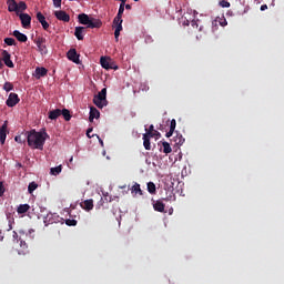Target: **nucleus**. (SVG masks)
<instances>
[{"label":"nucleus","mask_w":284,"mask_h":284,"mask_svg":"<svg viewBox=\"0 0 284 284\" xmlns=\"http://www.w3.org/2000/svg\"><path fill=\"white\" fill-rule=\"evenodd\" d=\"M28 146L31 150H40L43 151L44 142L49 139V134L42 129L40 132L36 130H31L26 132Z\"/></svg>","instance_id":"nucleus-1"},{"label":"nucleus","mask_w":284,"mask_h":284,"mask_svg":"<svg viewBox=\"0 0 284 284\" xmlns=\"http://www.w3.org/2000/svg\"><path fill=\"white\" fill-rule=\"evenodd\" d=\"M78 21L81 23V26H87V28H101L103 26V22L99 19L90 18V16L85 13H80L78 16Z\"/></svg>","instance_id":"nucleus-2"},{"label":"nucleus","mask_w":284,"mask_h":284,"mask_svg":"<svg viewBox=\"0 0 284 284\" xmlns=\"http://www.w3.org/2000/svg\"><path fill=\"white\" fill-rule=\"evenodd\" d=\"M108 89L103 88L97 95L93 98V103L97 108H105L108 105Z\"/></svg>","instance_id":"nucleus-3"},{"label":"nucleus","mask_w":284,"mask_h":284,"mask_svg":"<svg viewBox=\"0 0 284 284\" xmlns=\"http://www.w3.org/2000/svg\"><path fill=\"white\" fill-rule=\"evenodd\" d=\"M100 63L104 70H119V65H116V63H114L111 58L102 57L100 59Z\"/></svg>","instance_id":"nucleus-4"},{"label":"nucleus","mask_w":284,"mask_h":284,"mask_svg":"<svg viewBox=\"0 0 284 284\" xmlns=\"http://www.w3.org/2000/svg\"><path fill=\"white\" fill-rule=\"evenodd\" d=\"M18 17L21 21L22 28H24V30H30L31 23H32V17H30V14L28 13H20Z\"/></svg>","instance_id":"nucleus-5"},{"label":"nucleus","mask_w":284,"mask_h":284,"mask_svg":"<svg viewBox=\"0 0 284 284\" xmlns=\"http://www.w3.org/2000/svg\"><path fill=\"white\" fill-rule=\"evenodd\" d=\"M54 17L58 19V21H63L64 23H70V14H68L65 11H54Z\"/></svg>","instance_id":"nucleus-6"},{"label":"nucleus","mask_w":284,"mask_h":284,"mask_svg":"<svg viewBox=\"0 0 284 284\" xmlns=\"http://www.w3.org/2000/svg\"><path fill=\"white\" fill-rule=\"evenodd\" d=\"M67 57L69 61H72L73 63H81V60H79V53H77V49H70L67 53Z\"/></svg>","instance_id":"nucleus-7"},{"label":"nucleus","mask_w":284,"mask_h":284,"mask_svg":"<svg viewBox=\"0 0 284 284\" xmlns=\"http://www.w3.org/2000/svg\"><path fill=\"white\" fill-rule=\"evenodd\" d=\"M2 61L7 68H14V62H12L11 55L7 50L2 51Z\"/></svg>","instance_id":"nucleus-8"},{"label":"nucleus","mask_w":284,"mask_h":284,"mask_svg":"<svg viewBox=\"0 0 284 284\" xmlns=\"http://www.w3.org/2000/svg\"><path fill=\"white\" fill-rule=\"evenodd\" d=\"M19 101H20L19 94L10 93L9 98L7 99V105H8V108H14V105H17V103H19Z\"/></svg>","instance_id":"nucleus-9"},{"label":"nucleus","mask_w":284,"mask_h":284,"mask_svg":"<svg viewBox=\"0 0 284 284\" xmlns=\"http://www.w3.org/2000/svg\"><path fill=\"white\" fill-rule=\"evenodd\" d=\"M37 20L39 21V23H41L43 30H49L50 23H48V21H45V16H43V13L38 12Z\"/></svg>","instance_id":"nucleus-10"},{"label":"nucleus","mask_w":284,"mask_h":284,"mask_svg":"<svg viewBox=\"0 0 284 284\" xmlns=\"http://www.w3.org/2000/svg\"><path fill=\"white\" fill-rule=\"evenodd\" d=\"M12 36L17 39V41H20V43H26V41H28V36L21 33L19 30H14Z\"/></svg>","instance_id":"nucleus-11"},{"label":"nucleus","mask_w":284,"mask_h":284,"mask_svg":"<svg viewBox=\"0 0 284 284\" xmlns=\"http://www.w3.org/2000/svg\"><path fill=\"white\" fill-rule=\"evenodd\" d=\"M98 119H100V111H98V109L95 108L90 109V116L88 118V121L92 123L94 120Z\"/></svg>","instance_id":"nucleus-12"},{"label":"nucleus","mask_w":284,"mask_h":284,"mask_svg":"<svg viewBox=\"0 0 284 284\" xmlns=\"http://www.w3.org/2000/svg\"><path fill=\"white\" fill-rule=\"evenodd\" d=\"M48 74V69L43 67L36 68L34 77L36 79H41L42 77H45Z\"/></svg>","instance_id":"nucleus-13"},{"label":"nucleus","mask_w":284,"mask_h":284,"mask_svg":"<svg viewBox=\"0 0 284 284\" xmlns=\"http://www.w3.org/2000/svg\"><path fill=\"white\" fill-rule=\"evenodd\" d=\"M8 6V12H16L17 14V8H19L17 0H7Z\"/></svg>","instance_id":"nucleus-14"},{"label":"nucleus","mask_w":284,"mask_h":284,"mask_svg":"<svg viewBox=\"0 0 284 284\" xmlns=\"http://www.w3.org/2000/svg\"><path fill=\"white\" fill-rule=\"evenodd\" d=\"M83 32H85V27H75L74 37L78 41H83Z\"/></svg>","instance_id":"nucleus-15"},{"label":"nucleus","mask_w":284,"mask_h":284,"mask_svg":"<svg viewBox=\"0 0 284 284\" xmlns=\"http://www.w3.org/2000/svg\"><path fill=\"white\" fill-rule=\"evenodd\" d=\"M130 191L132 192L133 196L143 195V191L141 190L139 183H133L132 189H130Z\"/></svg>","instance_id":"nucleus-16"},{"label":"nucleus","mask_w":284,"mask_h":284,"mask_svg":"<svg viewBox=\"0 0 284 284\" xmlns=\"http://www.w3.org/2000/svg\"><path fill=\"white\" fill-rule=\"evenodd\" d=\"M220 26H222V28H225V26H227V20L225 18H216L213 22L212 26L213 28H217Z\"/></svg>","instance_id":"nucleus-17"},{"label":"nucleus","mask_w":284,"mask_h":284,"mask_svg":"<svg viewBox=\"0 0 284 284\" xmlns=\"http://www.w3.org/2000/svg\"><path fill=\"white\" fill-rule=\"evenodd\" d=\"M7 139V122H4V124L1 125L0 128V142L1 145L4 144V140Z\"/></svg>","instance_id":"nucleus-18"},{"label":"nucleus","mask_w":284,"mask_h":284,"mask_svg":"<svg viewBox=\"0 0 284 284\" xmlns=\"http://www.w3.org/2000/svg\"><path fill=\"white\" fill-rule=\"evenodd\" d=\"M81 207L84 211H92V209H94V201L93 200H87V201L82 202Z\"/></svg>","instance_id":"nucleus-19"},{"label":"nucleus","mask_w":284,"mask_h":284,"mask_svg":"<svg viewBox=\"0 0 284 284\" xmlns=\"http://www.w3.org/2000/svg\"><path fill=\"white\" fill-rule=\"evenodd\" d=\"M61 112H62L61 109H55L53 111H50L49 112V120H52V121L57 120L59 116H61Z\"/></svg>","instance_id":"nucleus-20"},{"label":"nucleus","mask_w":284,"mask_h":284,"mask_svg":"<svg viewBox=\"0 0 284 284\" xmlns=\"http://www.w3.org/2000/svg\"><path fill=\"white\" fill-rule=\"evenodd\" d=\"M164 203H162V201H156L153 203V209L154 211L159 212V213H164Z\"/></svg>","instance_id":"nucleus-21"},{"label":"nucleus","mask_w":284,"mask_h":284,"mask_svg":"<svg viewBox=\"0 0 284 284\" xmlns=\"http://www.w3.org/2000/svg\"><path fill=\"white\" fill-rule=\"evenodd\" d=\"M28 211H30L29 204H20V206H18V209L16 210L18 214H26L28 213Z\"/></svg>","instance_id":"nucleus-22"},{"label":"nucleus","mask_w":284,"mask_h":284,"mask_svg":"<svg viewBox=\"0 0 284 284\" xmlns=\"http://www.w3.org/2000/svg\"><path fill=\"white\" fill-rule=\"evenodd\" d=\"M28 10V4L26 2L20 1L17 7V14L19 16V12H26Z\"/></svg>","instance_id":"nucleus-23"},{"label":"nucleus","mask_w":284,"mask_h":284,"mask_svg":"<svg viewBox=\"0 0 284 284\" xmlns=\"http://www.w3.org/2000/svg\"><path fill=\"white\" fill-rule=\"evenodd\" d=\"M146 192H149V194H155L156 193V186L154 185L153 182L146 183Z\"/></svg>","instance_id":"nucleus-24"},{"label":"nucleus","mask_w":284,"mask_h":284,"mask_svg":"<svg viewBox=\"0 0 284 284\" xmlns=\"http://www.w3.org/2000/svg\"><path fill=\"white\" fill-rule=\"evenodd\" d=\"M162 152H164V154H170L172 153V148L170 146V143L168 142H162Z\"/></svg>","instance_id":"nucleus-25"},{"label":"nucleus","mask_w":284,"mask_h":284,"mask_svg":"<svg viewBox=\"0 0 284 284\" xmlns=\"http://www.w3.org/2000/svg\"><path fill=\"white\" fill-rule=\"evenodd\" d=\"M52 213L47 214V216L43 217L44 226H49V224H53L54 221H52Z\"/></svg>","instance_id":"nucleus-26"},{"label":"nucleus","mask_w":284,"mask_h":284,"mask_svg":"<svg viewBox=\"0 0 284 284\" xmlns=\"http://www.w3.org/2000/svg\"><path fill=\"white\" fill-rule=\"evenodd\" d=\"M143 148H145L146 151L151 150V141L148 135H143Z\"/></svg>","instance_id":"nucleus-27"},{"label":"nucleus","mask_w":284,"mask_h":284,"mask_svg":"<svg viewBox=\"0 0 284 284\" xmlns=\"http://www.w3.org/2000/svg\"><path fill=\"white\" fill-rule=\"evenodd\" d=\"M61 115L63 116V120H65V121L71 120V113H70V110H68V109H63L61 111Z\"/></svg>","instance_id":"nucleus-28"},{"label":"nucleus","mask_w":284,"mask_h":284,"mask_svg":"<svg viewBox=\"0 0 284 284\" xmlns=\"http://www.w3.org/2000/svg\"><path fill=\"white\" fill-rule=\"evenodd\" d=\"M62 173V166H55L50 169V174L57 176L58 174Z\"/></svg>","instance_id":"nucleus-29"},{"label":"nucleus","mask_w":284,"mask_h":284,"mask_svg":"<svg viewBox=\"0 0 284 284\" xmlns=\"http://www.w3.org/2000/svg\"><path fill=\"white\" fill-rule=\"evenodd\" d=\"M113 24L115 26V28L118 26H123V17L122 16H115V18L113 19Z\"/></svg>","instance_id":"nucleus-30"},{"label":"nucleus","mask_w":284,"mask_h":284,"mask_svg":"<svg viewBox=\"0 0 284 284\" xmlns=\"http://www.w3.org/2000/svg\"><path fill=\"white\" fill-rule=\"evenodd\" d=\"M37 48L40 54H48V47L45 44H37Z\"/></svg>","instance_id":"nucleus-31"},{"label":"nucleus","mask_w":284,"mask_h":284,"mask_svg":"<svg viewBox=\"0 0 284 284\" xmlns=\"http://www.w3.org/2000/svg\"><path fill=\"white\" fill-rule=\"evenodd\" d=\"M3 90H4L6 92H11V90H14V85L12 84V82H6V83L3 84Z\"/></svg>","instance_id":"nucleus-32"},{"label":"nucleus","mask_w":284,"mask_h":284,"mask_svg":"<svg viewBox=\"0 0 284 284\" xmlns=\"http://www.w3.org/2000/svg\"><path fill=\"white\" fill-rule=\"evenodd\" d=\"M37 187H38V185H37L36 182L29 183V185H28V192H29V194L36 192Z\"/></svg>","instance_id":"nucleus-33"},{"label":"nucleus","mask_w":284,"mask_h":284,"mask_svg":"<svg viewBox=\"0 0 284 284\" xmlns=\"http://www.w3.org/2000/svg\"><path fill=\"white\" fill-rule=\"evenodd\" d=\"M121 30H123V26L119 24L114 31V37H115L116 41H119V37L121 36Z\"/></svg>","instance_id":"nucleus-34"},{"label":"nucleus","mask_w":284,"mask_h":284,"mask_svg":"<svg viewBox=\"0 0 284 284\" xmlns=\"http://www.w3.org/2000/svg\"><path fill=\"white\" fill-rule=\"evenodd\" d=\"M34 43H36V45H43V44L47 43V40H45V38H43V37H38V38L34 40Z\"/></svg>","instance_id":"nucleus-35"},{"label":"nucleus","mask_w":284,"mask_h":284,"mask_svg":"<svg viewBox=\"0 0 284 284\" xmlns=\"http://www.w3.org/2000/svg\"><path fill=\"white\" fill-rule=\"evenodd\" d=\"M4 43H7L8 45H17V41L14 40V38H6Z\"/></svg>","instance_id":"nucleus-36"},{"label":"nucleus","mask_w":284,"mask_h":284,"mask_svg":"<svg viewBox=\"0 0 284 284\" xmlns=\"http://www.w3.org/2000/svg\"><path fill=\"white\" fill-rule=\"evenodd\" d=\"M123 12H125V4H120L118 17H123Z\"/></svg>","instance_id":"nucleus-37"},{"label":"nucleus","mask_w":284,"mask_h":284,"mask_svg":"<svg viewBox=\"0 0 284 284\" xmlns=\"http://www.w3.org/2000/svg\"><path fill=\"white\" fill-rule=\"evenodd\" d=\"M156 132L154 131L153 124L149 125V129L146 130V133L143 134V136L152 135L151 133Z\"/></svg>","instance_id":"nucleus-38"},{"label":"nucleus","mask_w":284,"mask_h":284,"mask_svg":"<svg viewBox=\"0 0 284 284\" xmlns=\"http://www.w3.org/2000/svg\"><path fill=\"white\" fill-rule=\"evenodd\" d=\"M65 225H68V226H77V220H65Z\"/></svg>","instance_id":"nucleus-39"},{"label":"nucleus","mask_w":284,"mask_h":284,"mask_svg":"<svg viewBox=\"0 0 284 284\" xmlns=\"http://www.w3.org/2000/svg\"><path fill=\"white\" fill-rule=\"evenodd\" d=\"M18 242H20V247H22V250H28V244L26 243V241L22 240V237H20Z\"/></svg>","instance_id":"nucleus-40"},{"label":"nucleus","mask_w":284,"mask_h":284,"mask_svg":"<svg viewBox=\"0 0 284 284\" xmlns=\"http://www.w3.org/2000/svg\"><path fill=\"white\" fill-rule=\"evenodd\" d=\"M220 6L221 8H230V2H227V0H221Z\"/></svg>","instance_id":"nucleus-41"},{"label":"nucleus","mask_w":284,"mask_h":284,"mask_svg":"<svg viewBox=\"0 0 284 284\" xmlns=\"http://www.w3.org/2000/svg\"><path fill=\"white\" fill-rule=\"evenodd\" d=\"M154 136H161L159 131L151 132V135H146V139H153Z\"/></svg>","instance_id":"nucleus-42"},{"label":"nucleus","mask_w":284,"mask_h":284,"mask_svg":"<svg viewBox=\"0 0 284 284\" xmlns=\"http://www.w3.org/2000/svg\"><path fill=\"white\" fill-rule=\"evenodd\" d=\"M185 142V139H183L182 136L178 138V140H175V144L178 145H183V143Z\"/></svg>","instance_id":"nucleus-43"},{"label":"nucleus","mask_w":284,"mask_h":284,"mask_svg":"<svg viewBox=\"0 0 284 284\" xmlns=\"http://www.w3.org/2000/svg\"><path fill=\"white\" fill-rule=\"evenodd\" d=\"M54 8H61V0H53Z\"/></svg>","instance_id":"nucleus-44"},{"label":"nucleus","mask_w":284,"mask_h":284,"mask_svg":"<svg viewBox=\"0 0 284 284\" xmlns=\"http://www.w3.org/2000/svg\"><path fill=\"white\" fill-rule=\"evenodd\" d=\"M175 125H176L175 120H172L170 122V130L175 131Z\"/></svg>","instance_id":"nucleus-45"},{"label":"nucleus","mask_w":284,"mask_h":284,"mask_svg":"<svg viewBox=\"0 0 284 284\" xmlns=\"http://www.w3.org/2000/svg\"><path fill=\"white\" fill-rule=\"evenodd\" d=\"M3 194H4L3 182H0V197L3 196Z\"/></svg>","instance_id":"nucleus-46"},{"label":"nucleus","mask_w":284,"mask_h":284,"mask_svg":"<svg viewBox=\"0 0 284 284\" xmlns=\"http://www.w3.org/2000/svg\"><path fill=\"white\" fill-rule=\"evenodd\" d=\"M16 143H22V138L20 135L14 138Z\"/></svg>","instance_id":"nucleus-47"},{"label":"nucleus","mask_w":284,"mask_h":284,"mask_svg":"<svg viewBox=\"0 0 284 284\" xmlns=\"http://www.w3.org/2000/svg\"><path fill=\"white\" fill-rule=\"evenodd\" d=\"M12 239H14V241H19L20 240V239H18L17 231L12 232Z\"/></svg>","instance_id":"nucleus-48"},{"label":"nucleus","mask_w":284,"mask_h":284,"mask_svg":"<svg viewBox=\"0 0 284 284\" xmlns=\"http://www.w3.org/2000/svg\"><path fill=\"white\" fill-rule=\"evenodd\" d=\"M172 135H174V131L170 130L166 133V138L170 139Z\"/></svg>","instance_id":"nucleus-49"},{"label":"nucleus","mask_w":284,"mask_h":284,"mask_svg":"<svg viewBox=\"0 0 284 284\" xmlns=\"http://www.w3.org/2000/svg\"><path fill=\"white\" fill-rule=\"evenodd\" d=\"M191 26H192L193 28H199V23L196 22V20H193V21L191 22Z\"/></svg>","instance_id":"nucleus-50"},{"label":"nucleus","mask_w":284,"mask_h":284,"mask_svg":"<svg viewBox=\"0 0 284 284\" xmlns=\"http://www.w3.org/2000/svg\"><path fill=\"white\" fill-rule=\"evenodd\" d=\"M261 10H262V12L265 11V10H267V4H262V6H261Z\"/></svg>","instance_id":"nucleus-51"},{"label":"nucleus","mask_w":284,"mask_h":284,"mask_svg":"<svg viewBox=\"0 0 284 284\" xmlns=\"http://www.w3.org/2000/svg\"><path fill=\"white\" fill-rule=\"evenodd\" d=\"M125 10H132V6L131 4H124Z\"/></svg>","instance_id":"nucleus-52"},{"label":"nucleus","mask_w":284,"mask_h":284,"mask_svg":"<svg viewBox=\"0 0 284 284\" xmlns=\"http://www.w3.org/2000/svg\"><path fill=\"white\" fill-rule=\"evenodd\" d=\"M92 131H93L92 128H88L87 133L90 134V133H92Z\"/></svg>","instance_id":"nucleus-53"},{"label":"nucleus","mask_w":284,"mask_h":284,"mask_svg":"<svg viewBox=\"0 0 284 284\" xmlns=\"http://www.w3.org/2000/svg\"><path fill=\"white\" fill-rule=\"evenodd\" d=\"M88 139H92L94 135H90V133H87Z\"/></svg>","instance_id":"nucleus-54"},{"label":"nucleus","mask_w":284,"mask_h":284,"mask_svg":"<svg viewBox=\"0 0 284 284\" xmlns=\"http://www.w3.org/2000/svg\"><path fill=\"white\" fill-rule=\"evenodd\" d=\"M120 1H121L120 4H125V2H126L128 0H120Z\"/></svg>","instance_id":"nucleus-55"},{"label":"nucleus","mask_w":284,"mask_h":284,"mask_svg":"<svg viewBox=\"0 0 284 284\" xmlns=\"http://www.w3.org/2000/svg\"><path fill=\"white\" fill-rule=\"evenodd\" d=\"M3 69V62L0 61V70Z\"/></svg>","instance_id":"nucleus-56"},{"label":"nucleus","mask_w":284,"mask_h":284,"mask_svg":"<svg viewBox=\"0 0 284 284\" xmlns=\"http://www.w3.org/2000/svg\"><path fill=\"white\" fill-rule=\"evenodd\" d=\"M100 145L101 148H103V141L100 139Z\"/></svg>","instance_id":"nucleus-57"},{"label":"nucleus","mask_w":284,"mask_h":284,"mask_svg":"<svg viewBox=\"0 0 284 284\" xmlns=\"http://www.w3.org/2000/svg\"><path fill=\"white\" fill-rule=\"evenodd\" d=\"M33 232H34L33 230H29V235L33 234Z\"/></svg>","instance_id":"nucleus-58"},{"label":"nucleus","mask_w":284,"mask_h":284,"mask_svg":"<svg viewBox=\"0 0 284 284\" xmlns=\"http://www.w3.org/2000/svg\"><path fill=\"white\" fill-rule=\"evenodd\" d=\"M73 162V158L69 159V163Z\"/></svg>","instance_id":"nucleus-59"},{"label":"nucleus","mask_w":284,"mask_h":284,"mask_svg":"<svg viewBox=\"0 0 284 284\" xmlns=\"http://www.w3.org/2000/svg\"><path fill=\"white\" fill-rule=\"evenodd\" d=\"M199 30H200V32H201V31H203V27H200V29H199Z\"/></svg>","instance_id":"nucleus-60"},{"label":"nucleus","mask_w":284,"mask_h":284,"mask_svg":"<svg viewBox=\"0 0 284 284\" xmlns=\"http://www.w3.org/2000/svg\"><path fill=\"white\" fill-rule=\"evenodd\" d=\"M12 230V226L11 225H9V231H11Z\"/></svg>","instance_id":"nucleus-61"},{"label":"nucleus","mask_w":284,"mask_h":284,"mask_svg":"<svg viewBox=\"0 0 284 284\" xmlns=\"http://www.w3.org/2000/svg\"><path fill=\"white\" fill-rule=\"evenodd\" d=\"M0 241H3V236H0Z\"/></svg>","instance_id":"nucleus-62"},{"label":"nucleus","mask_w":284,"mask_h":284,"mask_svg":"<svg viewBox=\"0 0 284 284\" xmlns=\"http://www.w3.org/2000/svg\"><path fill=\"white\" fill-rule=\"evenodd\" d=\"M125 186H120V189H124Z\"/></svg>","instance_id":"nucleus-63"},{"label":"nucleus","mask_w":284,"mask_h":284,"mask_svg":"<svg viewBox=\"0 0 284 284\" xmlns=\"http://www.w3.org/2000/svg\"><path fill=\"white\" fill-rule=\"evenodd\" d=\"M134 1H139V0H134Z\"/></svg>","instance_id":"nucleus-64"}]
</instances>
